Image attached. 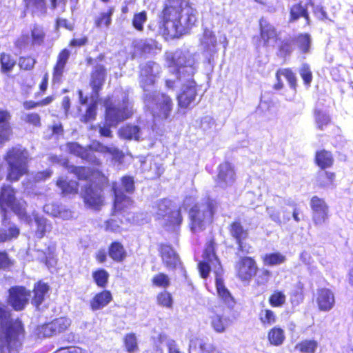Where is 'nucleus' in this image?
<instances>
[{
  "instance_id": "1",
  "label": "nucleus",
  "mask_w": 353,
  "mask_h": 353,
  "mask_svg": "<svg viewBox=\"0 0 353 353\" xmlns=\"http://www.w3.org/2000/svg\"><path fill=\"white\" fill-rule=\"evenodd\" d=\"M197 21L196 9L190 0H165L159 16V30L166 40L179 39Z\"/></svg>"
},
{
  "instance_id": "2",
  "label": "nucleus",
  "mask_w": 353,
  "mask_h": 353,
  "mask_svg": "<svg viewBox=\"0 0 353 353\" xmlns=\"http://www.w3.org/2000/svg\"><path fill=\"white\" fill-rule=\"evenodd\" d=\"M165 60L168 67L172 68V73L178 80H187L176 99L179 109H189L198 95L197 84L192 79L196 72L195 59L192 54L176 50L167 56Z\"/></svg>"
},
{
  "instance_id": "3",
  "label": "nucleus",
  "mask_w": 353,
  "mask_h": 353,
  "mask_svg": "<svg viewBox=\"0 0 353 353\" xmlns=\"http://www.w3.org/2000/svg\"><path fill=\"white\" fill-rule=\"evenodd\" d=\"M68 172L73 174L79 181H88L81 192V197L88 208L99 211L105 205L103 190L109 186L108 174L102 170L83 165H68Z\"/></svg>"
},
{
  "instance_id": "4",
  "label": "nucleus",
  "mask_w": 353,
  "mask_h": 353,
  "mask_svg": "<svg viewBox=\"0 0 353 353\" xmlns=\"http://www.w3.org/2000/svg\"><path fill=\"white\" fill-rule=\"evenodd\" d=\"M11 317V311L0 303V353H19L26 338L22 320Z\"/></svg>"
},
{
  "instance_id": "5",
  "label": "nucleus",
  "mask_w": 353,
  "mask_h": 353,
  "mask_svg": "<svg viewBox=\"0 0 353 353\" xmlns=\"http://www.w3.org/2000/svg\"><path fill=\"white\" fill-rule=\"evenodd\" d=\"M7 165L6 178L10 183L18 181L29 173V163L31 160L29 152L21 146H12L3 156Z\"/></svg>"
},
{
  "instance_id": "6",
  "label": "nucleus",
  "mask_w": 353,
  "mask_h": 353,
  "mask_svg": "<svg viewBox=\"0 0 353 353\" xmlns=\"http://www.w3.org/2000/svg\"><path fill=\"white\" fill-rule=\"evenodd\" d=\"M219 203L211 197H206L201 203H194L189 209L188 216V227L193 233L205 230L208 225L213 223Z\"/></svg>"
},
{
  "instance_id": "7",
  "label": "nucleus",
  "mask_w": 353,
  "mask_h": 353,
  "mask_svg": "<svg viewBox=\"0 0 353 353\" xmlns=\"http://www.w3.org/2000/svg\"><path fill=\"white\" fill-rule=\"evenodd\" d=\"M105 60V55L100 53L96 59L87 57L85 59L86 65H93L90 74L89 84L92 88V94L97 97L103 89L107 77V69L103 64L100 63Z\"/></svg>"
},
{
  "instance_id": "8",
  "label": "nucleus",
  "mask_w": 353,
  "mask_h": 353,
  "mask_svg": "<svg viewBox=\"0 0 353 353\" xmlns=\"http://www.w3.org/2000/svg\"><path fill=\"white\" fill-rule=\"evenodd\" d=\"M152 99V104L150 106V112L154 120L166 121L173 110V100L172 97L165 92H160L153 96L146 94L144 101L149 102Z\"/></svg>"
},
{
  "instance_id": "9",
  "label": "nucleus",
  "mask_w": 353,
  "mask_h": 353,
  "mask_svg": "<svg viewBox=\"0 0 353 353\" xmlns=\"http://www.w3.org/2000/svg\"><path fill=\"white\" fill-rule=\"evenodd\" d=\"M105 120L110 125L116 126L119 123L130 119L133 115L132 105L128 101L121 104L114 105L110 97L104 100Z\"/></svg>"
},
{
  "instance_id": "10",
  "label": "nucleus",
  "mask_w": 353,
  "mask_h": 353,
  "mask_svg": "<svg viewBox=\"0 0 353 353\" xmlns=\"http://www.w3.org/2000/svg\"><path fill=\"white\" fill-rule=\"evenodd\" d=\"M16 190L10 185H3L0 189V208L6 212L10 208L20 218H26L27 212L24 205L17 201Z\"/></svg>"
},
{
  "instance_id": "11",
  "label": "nucleus",
  "mask_w": 353,
  "mask_h": 353,
  "mask_svg": "<svg viewBox=\"0 0 353 353\" xmlns=\"http://www.w3.org/2000/svg\"><path fill=\"white\" fill-rule=\"evenodd\" d=\"M30 291L23 285H14L8 290L6 302L14 311L21 312L30 302Z\"/></svg>"
},
{
  "instance_id": "12",
  "label": "nucleus",
  "mask_w": 353,
  "mask_h": 353,
  "mask_svg": "<svg viewBox=\"0 0 353 353\" xmlns=\"http://www.w3.org/2000/svg\"><path fill=\"white\" fill-rule=\"evenodd\" d=\"M72 321L67 317L56 318L50 322L39 325L37 327V334L39 337L46 338L61 334L67 331L71 326Z\"/></svg>"
},
{
  "instance_id": "13",
  "label": "nucleus",
  "mask_w": 353,
  "mask_h": 353,
  "mask_svg": "<svg viewBox=\"0 0 353 353\" xmlns=\"http://www.w3.org/2000/svg\"><path fill=\"white\" fill-rule=\"evenodd\" d=\"M310 207L312 211V221L315 226H321L329 219V205L323 198L317 195L312 196L310 199Z\"/></svg>"
},
{
  "instance_id": "14",
  "label": "nucleus",
  "mask_w": 353,
  "mask_h": 353,
  "mask_svg": "<svg viewBox=\"0 0 353 353\" xmlns=\"http://www.w3.org/2000/svg\"><path fill=\"white\" fill-rule=\"evenodd\" d=\"M235 170L232 164L224 161L218 166V173L214 178L215 187L220 189H226L232 186L236 181Z\"/></svg>"
},
{
  "instance_id": "15",
  "label": "nucleus",
  "mask_w": 353,
  "mask_h": 353,
  "mask_svg": "<svg viewBox=\"0 0 353 353\" xmlns=\"http://www.w3.org/2000/svg\"><path fill=\"white\" fill-rule=\"evenodd\" d=\"M71 52L69 49L64 48L57 54L55 63L52 70V84H60L63 81L66 65L69 61Z\"/></svg>"
},
{
  "instance_id": "16",
  "label": "nucleus",
  "mask_w": 353,
  "mask_h": 353,
  "mask_svg": "<svg viewBox=\"0 0 353 353\" xmlns=\"http://www.w3.org/2000/svg\"><path fill=\"white\" fill-rule=\"evenodd\" d=\"M259 41L263 46H269L271 43L279 40V32L265 17H261L259 21Z\"/></svg>"
},
{
  "instance_id": "17",
  "label": "nucleus",
  "mask_w": 353,
  "mask_h": 353,
  "mask_svg": "<svg viewBox=\"0 0 353 353\" xmlns=\"http://www.w3.org/2000/svg\"><path fill=\"white\" fill-rule=\"evenodd\" d=\"M163 263L168 270L182 268V263L173 248L166 243H161L158 248Z\"/></svg>"
},
{
  "instance_id": "18",
  "label": "nucleus",
  "mask_w": 353,
  "mask_h": 353,
  "mask_svg": "<svg viewBox=\"0 0 353 353\" xmlns=\"http://www.w3.org/2000/svg\"><path fill=\"white\" fill-rule=\"evenodd\" d=\"M133 205V200L123 192H115L111 212L113 215L120 214L122 217L129 214V210Z\"/></svg>"
},
{
  "instance_id": "19",
  "label": "nucleus",
  "mask_w": 353,
  "mask_h": 353,
  "mask_svg": "<svg viewBox=\"0 0 353 353\" xmlns=\"http://www.w3.org/2000/svg\"><path fill=\"white\" fill-rule=\"evenodd\" d=\"M23 17L28 14L32 17L44 16L48 13V7L46 0H22Z\"/></svg>"
},
{
  "instance_id": "20",
  "label": "nucleus",
  "mask_w": 353,
  "mask_h": 353,
  "mask_svg": "<svg viewBox=\"0 0 353 353\" xmlns=\"http://www.w3.org/2000/svg\"><path fill=\"white\" fill-rule=\"evenodd\" d=\"M155 64L153 61H148L140 67L139 84L143 91H148L156 83L157 76L153 70Z\"/></svg>"
},
{
  "instance_id": "21",
  "label": "nucleus",
  "mask_w": 353,
  "mask_h": 353,
  "mask_svg": "<svg viewBox=\"0 0 353 353\" xmlns=\"http://www.w3.org/2000/svg\"><path fill=\"white\" fill-rule=\"evenodd\" d=\"M281 77H285L290 88L296 92L297 88V78L295 73L290 68H279L276 71L275 78L276 82L273 85V89L274 90H280L283 88L284 83L281 79Z\"/></svg>"
},
{
  "instance_id": "22",
  "label": "nucleus",
  "mask_w": 353,
  "mask_h": 353,
  "mask_svg": "<svg viewBox=\"0 0 353 353\" xmlns=\"http://www.w3.org/2000/svg\"><path fill=\"white\" fill-rule=\"evenodd\" d=\"M316 303L320 311L327 312L332 310L335 303V298L332 291L327 288L317 290Z\"/></svg>"
},
{
  "instance_id": "23",
  "label": "nucleus",
  "mask_w": 353,
  "mask_h": 353,
  "mask_svg": "<svg viewBox=\"0 0 353 353\" xmlns=\"http://www.w3.org/2000/svg\"><path fill=\"white\" fill-rule=\"evenodd\" d=\"M50 287L48 283L39 280L34 283L32 288V296L31 303L39 309L48 296Z\"/></svg>"
},
{
  "instance_id": "24",
  "label": "nucleus",
  "mask_w": 353,
  "mask_h": 353,
  "mask_svg": "<svg viewBox=\"0 0 353 353\" xmlns=\"http://www.w3.org/2000/svg\"><path fill=\"white\" fill-rule=\"evenodd\" d=\"M301 18L304 19L305 26L311 25L312 21L307 8L302 2H298L292 4L290 8L288 21L294 23Z\"/></svg>"
},
{
  "instance_id": "25",
  "label": "nucleus",
  "mask_w": 353,
  "mask_h": 353,
  "mask_svg": "<svg viewBox=\"0 0 353 353\" xmlns=\"http://www.w3.org/2000/svg\"><path fill=\"white\" fill-rule=\"evenodd\" d=\"M216 242L214 238L209 239L205 245L203 252V261L210 262L215 268L214 270L223 271L220 259L216 253Z\"/></svg>"
},
{
  "instance_id": "26",
  "label": "nucleus",
  "mask_w": 353,
  "mask_h": 353,
  "mask_svg": "<svg viewBox=\"0 0 353 353\" xmlns=\"http://www.w3.org/2000/svg\"><path fill=\"white\" fill-rule=\"evenodd\" d=\"M336 172L319 169L315 176V186L321 190L333 188L336 185Z\"/></svg>"
},
{
  "instance_id": "27",
  "label": "nucleus",
  "mask_w": 353,
  "mask_h": 353,
  "mask_svg": "<svg viewBox=\"0 0 353 353\" xmlns=\"http://www.w3.org/2000/svg\"><path fill=\"white\" fill-rule=\"evenodd\" d=\"M66 148L69 153L74 154L83 160L90 161L96 165H100L101 162L97 159H92L91 150L85 148L77 142H68Z\"/></svg>"
},
{
  "instance_id": "28",
  "label": "nucleus",
  "mask_w": 353,
  "mask_h": 353,
  "mask_svg": "<svg viewBox=\"0 0 353 353\" xmlns=\"http://www.w3.org/2000/svg\"><path fill=\"white\" fill-rule=\"evenodd\" d=\"M55 185L61 190L62 196L76 195L79 192V182L68 179L67 176H59L55 182Z\"/></svg>"
},
{
  "instance_id": "29",
  "label": "nucleus",
  "mask_w": 353,
  "mask_h": 353,
  "mask_svg": "<svg viewBox=\"0 0 353 353\" xmlns=\"http://www.w3.org/2000/svg\"><path fill=\"white\" fill-rule=\"evenodd\" d=\"M112 299L111 292L103 290L96 293L90 300V307L92 311L101 310L112 302Z\"/></svg>"
},
{
  "instance_id": "30",
  "label": "nucleus",
  "mask_w": 353,
  "mask_h": 353,
  "mask_svg": "<svg viewBox=\"0 0 353 353\" xmlns=\"http://www.w3.org/2000/svg\"><path fill=\"white\" fill-rule=\"evenodd\" d=\"M108 255L114 262L122 263L126 259L128 252L121 241L114 240L108 246Z\"/></svg>"
},
{
  "instance_id": "31",
  "label": "nucleus",
  "mask_w": 353,
  "mask_h": 353,
  "mask_svg": "<svg viewBox=\"0 0 353 353\" xmlns=\"http://www.w3.org/2000/svg\"><path fill=\"white\" fill-rule=\"evenodd\" d=\"M223 271L214 270L215 274V286L217 294L219 298L225 303L231 304L234 303V300L229 290L225 286L224 281L222 277Z\"/></svg>"
},
{
  "instance_id": "32",
  "label": "nucleus",
  "mask_w": 353,
  "mask_h": 353,
  "mask_svg": "<svg viewBox=\"0 0 353 353\" xmlns=\"http://www.w3.org/2000/svg\"><path fill=\"white\" fill-rule=\"evenodd\" d=\"M314 162L320 170H324L334 165V158L331 151L321 149L316 151Z\"/></svg>"
},
{
  "instance_id": "33",
  "label": "nucleus",
  "mask_w": 353,
  "mask_h": 353,
  "mask_svg": "<svg viewBox=\"0 0 353 353\" xmlns=\"http://www.w3.org/2000/svg\"><path fill=\"white\" fill-rule=\"evenodd\" d=\"M10 118V113L8 110L0 109V144L10 140L12 134V128L9 123Z\"/></svg>"
},
{
  "instance_id": "34",
  "label": "nucleus",
  "mask_w": 353,
  "mask_h": 353,
  "mask_svg": "<svg viewBox=\"0 0 353 353\" xmlns=\"http://www.w3.org/2000/svg\"><path fill=\"white\" fill-rule=\"evenodd\" d=\"M174 207V202L168 199L163 198L158 200L154 205V217L157 221H163L172 208Z\"/></svg>"
},
{
  "instance_id": "35",
  "label": "nucleus",
  "mask_w": 353,
  "mask_h": 353,
  "mask_svg": "<svg viewBox=\"0 0 353 353\" xmlns=\"http://www.w3.org/2000/svg\"><path fill=\"white\" fill-rule=\"evenodd\" d=\"M164 225L172 229H178L180 228L183 221V217L180 207L172 208V210L163 219Z\"/></svg>"
},
{
  "instance_id": "36",
  "label": "nucleus",
  "mask_w": 353,
  "mask_h": 353,
  "mask_svg": "<svg viewBox=\"0 0 353 353\" xmlns=\"http://www.w3.org/2000/svg\"><path fill=\"white\" fill-rule=\"evenodd\" d=\"M140 128L131 123L121 126L118 130V135L125 140H139Z\"/></svg>"
},
{
  "instance_id": "37",
  "label": "nucleus",
  "mask_w": 353,
  "mask_h": 353,
  "mask_svg": "<svg viewBox=\"0 0 353 353\" xmlns=\"http://www.w3.org/2000/svg\"><path fill=\"white\" fill-rule=\"evenodd\" d=\"M123 219H125V217H122L120 214L113 215L112 212H111V216L104 222L105 231L113 233L121 232Z\"/></svg>"
},
{
  "instance_id": "38",
  "label": "nucleus",
  "mask_w": 353,
  "mask_h": 353,
  "mask_svg": "<svg viewBox=\"0 0 353 353\" xmlns=\"http://www.w3.org/2000/svg\"><path fill=\"white\" fill-rule=\"evenodd\" d=\"M17 65L16 59L6 52L0 53V71L5 74H9L12 72Z\"/></svg>"
},
{
  "instance_id": "39",
  "label": "nucleus",
  "mask_w": 353,
  "mask_h": 353,
  "mask_svg": "<svg viewBox=\"0 0 353 353\" xmlns=\"http://www.w3.org/2000/svg\"><path fill=\"white\" fill-rule=\"evenodd\" d=\"M294 44L295 43L301 54L309 52L312 39L310 34L300 33L292 39Z\"/></svg>"
},
{
  "instance_id": "40",
  "label": "nucleus",
  "mask_w": 353,
  "mask_h": 353,
  "mask_svg": "<svg viewBox=\"0 0 353 353\" xmlns=\"http://www.w3.org/2000/svg\"><path fill=\"white\" fill-rule=\"evenodd\" d=\"M216 43L217 41L214 33L208 29H205L201 40V45L204 50L206 52H214Z\"/></svg>"
},
{
  "instance_id": "41",
  "label": "nucleus",
  "mask_w": 353,
  "mask_h": 353,
  "mask_svg": "<svg viewBox=\"0 0 353 353\" xmlns=\"http://www.w3.org/2000/svg\"><path fill=\"white\" fill-rule=\"evenodd\" d=\"M92 277L98 288H105L108 284L110 274L103 268H97L92 271Z\"/></svg>"
},
{
  "instance_id": "42",
  "label": "nucleus",
  "mask_w": 353,
  "mask_h": 353,
  "mask_svg": "<svg viewBox=\"0 0 353 353\" xmlns=\"http://www.w3.org/2000/svg\"><path fill=\"white\" fill-rule=\"evenodd\" d=\"M285 339L284 330L279 327H273L268 332V339L272 345L279 346L282 345Z\"/></svg>"
},
{
  "instance_id": "43",
  "label": "nucleus",
  "mask_w": 353,
  "mask_h": 353,
  "mask_svg": "<svg viewBox=\"0 0 353 353\" xmlns=\"http://www.w3.org/2000/svg\"><path fill=\"white\" fill-rule=\"evenodd\" d=\"M114 8L109 7L106 12H101L94 19V23L97 28H108L112 23V16L114 12Z\"/></svg>"
},
{
  "instance_id": "44",
  "label": "nucleus",
  "mask_w": 353,
  "mask_h": 353,
  "mask_svg": "<svg viewBox=\"0 0 353 353\" xmlns=\"http://www.w3.org/2000/svg\"><path fill=\"white\" fill-rule=\"evenodd\" d=\"M90 150L101 154H109L117 159H120L123 157L122 151L117 148L109 147L100 142H97L92 149Z\"/></svg>"
},
{
  "instance_id": "45",
  "label": "nucleus",
  "mask_w": 353,
  "mask_h": 353,
  "mask_svg": "<svg viewBox=\"0 0 353 353\" xmlns=\"http://www.w3.org/2000/svg\"><path fill=\"white\" fill-rule=\"evenodd\" d=\"M157 304L162 307L172 309L174 305V299L172 294L163 290L160 291L156 296Z\"/></svg>"
},
{
  "instance_id": "46",
  "label": "nucleus",
  "mask_w": 353,
  "mask_h": 353,
  "mask_svg": "<svg viewBox=\"0 0 353 353\" xmlns=\"http://www.w3.org/2000/svg\"><path fill=\"white\" fill-rule=\"evenodd\" d=\"M286 260L285 256L280 252H272L265 254L262 261L265 265L274 266L283 263Z\"/></svg>"
},
{
  "instance_id": "47",
  "label": "nucleus",
  "mask_w": 353,
  "mask_h": 353,
  "mask_svg": "<svg viewBox=\"0 0 353 353\" xmlns=\"http://www.w3.org/2000/svg\"><path fill=\"white\" fill-rule=\"evenodd\" d=\"M258 267L255 261L250 257H244V281H250L256 276Z\"/></svg>"
},
{
  "instance_id": "48",
  "label": "nucleus",
  "mask_w": 353,
  "mask_h": 353,
  "mask_svg": "<svg viewBox=\"0 0 353 353\" xmlns=\"http://www.w3.org/2000/svg\"><path fill=\"white\" fill-rule=\"evenodd\" d=\"M314 117L316 128L319 130H324L331 122L330 117L320 109L314 110Z\"/></svg>"
},
{
  "instance_id": "49",
  "label": "nucleus",
  "mask_w": 353,
  "mask_h": 353,
  "mask_svg": "<svg viewBox=\"0 0 353 353\" xmlns=\"http://www.w3.org/2000/svg\"><path fill=\"white\" fill-rule=\"evenodd\" d=\"M318 347V342L314 339H305L299 342L295 349L301 353H314Z\"/></svg>"
},
{
  "instance_id": "50",
  "label": "nucleus",
  "mask_w": 353,
  "mask_h": 353,
  "mask_svg": "<svg viewBox=\"0 0 353 353\" xmlns=\"http://www.w3.org/2000/svg\"><path fill=\"white\" fill-rule=\"evenodd\" d=\"M229 232L230 235L234 237L239 245V248H243V226L240 221H233L229 226Z\"/></svg>"
},
{
  "instance_id": "51",
  "label": "nucleus",
  "mask_w": 353,
  "mask_h": 353,
  "mask_svg": "<svg viewBox=\"0 0 353 353\" xmlns=\"http://www.w3.org/2000/svg\"><path fill=\"white\" fill-rule=\"evenodd\" d=\"M147 20L148 14L145 10L136 12L132 18V26L137 31L142 32Z\"/></svg>"
},
{
  "instance_id": "52",
  "label": "nucleus",
  "mask_w": 353,
  "mask_h": 353,
  "mask_svg": "<svg viewBox=\"0 0 353 353\" xmlns=\"http://www.w3.org/2000/svg\"><path fill=\"white\" fill-rule=\"evenodd\" d=\"M151 282L154 286L164 290H166L171 285L170 278L164 272H159L154 275Z\"/></svg>"
},
{
  "instance_id": "53",
  "label": "nucleus",
  "mask_w": 353,
  "mask_h": 353,
  "mask_svg": "<svg viewBox=\"0 0 353 353\" xmlns=\"http://www.w3.org/2000/svg\"><path fill=\"white\" fill-rule=\"evenodd\" d=\"M286 302V296L281 290H274L268 298V303L272 307H281Z\"/></svg>"
},
{
  "instance_id": "54",
  "label": "nucleus",
  "mask_w": 353,
  "mask_h": 353,
  "mask_svg": "<svg viewBox=\"0 0 353 353\" xmlns=\"http://www.w3.org/2000/svg\"><path fill=\"white\" fill-rule=\"evenodd\" d=\"M20 234V230L16 225H12L7 230L0 232V243L12 241L17 239Z\"/></svg>"
},
{
  "instance_id": "55",
  "label": "nucleus",
  "mask_w": 353,
  "mask_h": 353,
  "mask_svg": "<svg viewBox=\"0 0 353 353\" xmlns=\"http://www.w3.org/2000/svg\"><path fill=\"white\" fill-rule=\"evenodd\" d=\"M123 344L128 353H134L139 350L137 336L133 332L128 333L124 336Z\"/></svg>"
},
{
  "instance_id": "56",
  "label": "nucleus",
  "mask_w": 353,
  "mask_h": 353,
  "mask_svg": "<svg viewBox=\"0 0 353 353\" xmlns=\"http://www.w3.org/2000/svg\"><path fill=\"white\" fill-rule=\"evenodd\" d=\"M32 45L40 46L43 43L46 38V32L43 28L38 25H34L30 32Z\"/></svg>"
},
{
  "instance_id": "57",
  "label": "nucleus",
  "mask_w": 353,
  "mask_h": 353,
  "mask_svg": "<svg viewBox=\"0 0 353 353\" xmlns=\"http://www.w3.org/2000/svg\"><path fill=\"white\" fill-rule=\"evenodd\" d=\"M211 325L216 332H223L228 326L227 319L223 318L221 315L215 314L211 316Z\"/></svg>"
},
{
  "instance_id": "58",
  "label": "nucleus",
  "mask_w": 353,
  "mask_h": 353,
  "mask_svg": "<svg viewBox=\"0 0 353 353\" xmlns=\"http://www.w3.org/2000/svg\"><path fill=\"white\" fill-rule=\"evenodd\" d=\"M259 320L262 325H271L276 322L277 317L274 312L270 309L262 310L259 314Z\"/></svg>"
},
{
  "instance_id": "59",
  "label": "nucleus",
  "mask_w": 353,
  "mask_h": 353,
  "mask_svg": "<svg viewBox=\"0 0 353 353\" xmlns=\"http://www.w3.org/2000/svg\"><path fill=\"white\" fill-rule=\"evenodd\" d=\"M37 63L36 59L32 55L21 56L19 58V67L22 70H32Z\"/></svg>"
},
{
  "instance_id": "60",
  "label": "nucleus",
  "mask_w": 353,
  "mask_h": 353,
  "mask_svg": "<svg viewBox=\"0 0 353 353\" xmlns=\"http://www.w3.org/2000/svg\"><path fill=\"white\" fill-rule=\"evenodd\" d=\"M294 42L292 39L282 41L278 47V54L280 57L290 56L294 50Z\"/></svg>"
},
{
  "instance_id": "61",
  "label": "nucleus",
  "mask_w": 353,
  "mask_h": 353,
  "mask_svg": "<svg viewBox=\"0 0 353 353\" xmlns=\"http://www.w3.org/2000/svg\"><path fill=\"white\" fill-rule=\"evenodd\" d=\"M97 105L96 102H92L87 108L85 114L82 116L81 121L88 123L94 121L97 117Z\"/></svg>"
},
{
  "instance_id": "62",
  "label": "nucleus",
  "mask_w": 353,
  "mask_h": 353,
  "mask_svg": "<svg viewBox=\"0 0 353 353\" xmlns=\"http://www.w3.org/2000/svg\"><path fill=\"white\" fill-rule=\"evenodd\" d=\"M23 121L26 123L34 128H40L41 126V118L37 112L26 114L23 118Z\"/></svg>"
},
{
  "instance_id": "63",
  "label": "nucleus",
  "mask_w": 353,
  "mask_h": 353,
  "mask_svg": "<svg viewBox=\"0 0 353 353\" xmlns=\"http://www.w3.org/2000/svg\"><path fill=\"white\" fill-rule=\"evenodd\" d=\"M14 260L12 259L6 250H0V270H8L14 265Z\"/></svg>"
},
{
  "instance_id": "64",
  "label": "nucleus",
  "mask_w": 353,
  "mask_h": 353,
  "mask_svg": "<svg viewBox=\"0 0 353 353\" xmlns=\"http://www.w3.org/2000/svg\"><path fill=\"white\" fill-rule=\"evenodd\" d=\"M121 183L124 190L128 193H133L135 190L134 177L129 175H125L121 177Z\"/></svg>"
}]
</instances>
